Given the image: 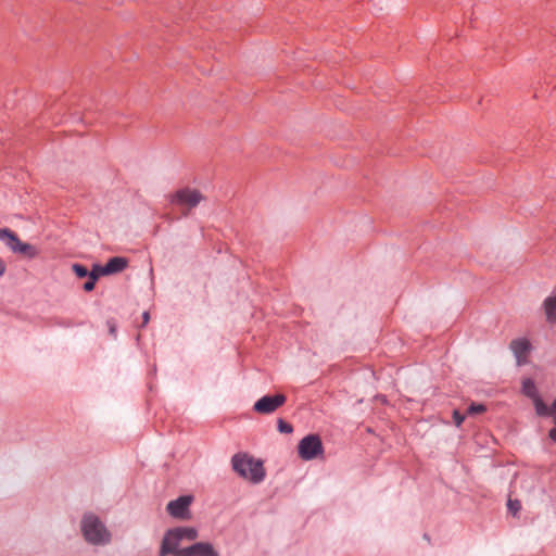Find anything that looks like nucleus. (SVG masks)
I'll list each match as a JSON object with an SVG mask.
<instances>
[{"mask_svg": "<svg viewBox=\"0 0 556 556\" xmlns=\"http://www.w3.org/2000/svg\"><path fill=\"white\" fill-rule=\"evenodd\" d=\"M508 510L511 511L514 515L519 511L521 508L520 502L518 500H509L507 503Z\"/></svg>", "mask_w": 556, "mask_h": 556, "instance_id": "nucleus-20", "label": "nucleus"}, {"mask_svg": "<svg viewBox=\"0 0 556 556\" xmlns=\"http://www.w3.org/2000/svg\"><path fill=\"white\" fill-rule=\"evenodd\" d=\"M299 456L303 460H312L324 453L321 439L318 434H307L298 445Z\"/></svg>", "mask_w": 556, "mask_h": 556, "instance_id": "nucleus-5", "label": "nucleus"}, {"mask_svg": "<svg viewBox=\"0 0 556 556\" xmlns=\"http://www.w3.org/2000/svg\"><path fill=\"white\" fill-rule=\"evenodd\" d=\"M231 467L241 478L254 484L261 483L266 476L263 462L249 456L247 453H237L231 457Z\"/></svg>", "mask_w": 556, "mask_h": 556, "instance_id": "nucleus-1", "label": "nucleus"}, {"mask_svg": "<svg viewBox=\"0 0 556 556\" xmlns=\"http://www.w3.org/2000/svg\"><path fill=\"white\" fill-rule=\"evenodd\" d=\"M72 270L78 278H87L89 276V269L80 263H74Z\"/></svg>", "mask_w": 556, "mask_h": 556, "instance_id": "nucleus-15", "label": "nucleus"}, {"mask_svg": "<svg viewBox=\"0 0 556 556\" xmlns=\"http://www.w3.org/2000/svg\"><path fill=\"white\" fill-rule=\"evenodd\" d=\"M509 348L516 358L517 365L527 364V354L531 351V343L526 338H518L510 342Z\"/></svg>", "mask_w": 556, "mask_h": 556, "instance_id": "nucleus-10", "label": "nucleus"}, {"mask_svg": "<svg viewBox=\"0 0 556 556\" xmlns=\"http://www.w3.org/2000/svg\"><path fill=\"white\" fill-rule=\"evenodd\" d=\"M277 429L280 433H286V434H289V433H292L293 432V427L291 424L285 421L282 418H279L277 420Z\"/></svg>", "mask_w": 556, "mask_h": 556, "instance_id": "nucleus-16", "label": "nucleus"}, {"mask_svg": "<svg viewBox=\"0 0 556 556\" xmlns=\"http://www.w3.org/2000/svg\"><path fill=\"white\" fill-rule=\"evenodd\" d=\"M0 240L14 253H18L28 260H34L39 255V250L26 242H22L17 235L9 228H0Z\"/></svg>", "mask_w": 556, "mask_h": 556, "instance_id": "nucleus-4", "label": "nucleus"}, {"mask_svg": "<svg viewBox=\"0 0 556 556\" xmlns=\"http://www.w3.org/2000/svg\"><path fill=\"white\" fill-rule=\"evenodd\" d=\"M192 500L191 495H181L170 501L166 506V510L174 518L186 519L190 515L189 506Z\"/></svg>", "mask_w": 556, "mask_h": 556, "instance_id": "nucleus-7", "label": "nucleus"}, {"mask_svg": "<svg viewBox=\"0 0 556 556\" xmlns=\"http://www.w3.org/2000/svg\"><path fill=\"white\" fill-rule=\"evenodd\" d=\"M178 556H219V554L210 542H197L181 548Z\"/></svg>", "mask_w": 556, "mask_h": 556, "instance_id": "nucleus-8", "label": "nucleus"}, {"mask_svg": "<svg viewBox=\"0 0 556 556\" xmlns=\"http://www.w3.org/2000/svg\"><path fill=\"white\" fill-rule=\"evenodd\" d=\"M521 393L532 401L535 414L539 417H552L556 425V397L548 406L541 397L535 382L531 378H523L521 381Z\"/></svg>", "mask_w": 556, "mask_h": 556, "instance_id": "nucleus-3", "label": "nucleus"}, {"mask_svg": "<svg viewBox=\"0 0 556 556\" xmlns=\"http://www.w3.org/2000/svg\"><path fill=\"white\" fill-rule=\"evenodd\" d=\"M168 534L176 535L178 540L194 541L199 536V532L193 527H176L168 529Z\"/></svg>", "mask_w": 556, "mask_h": 556, "instance_id": "nucleus-13", "label": "nucleus"}, {"mask_svg": "<svg viewBox=\"0 0 556 556\" xmlns=\"http://www.w3.org/2000/svg\"><path fill=\"white\" fill-rule=\"evenodd\" d=\"M202 199L200 191L189 188L180 189L173 195V202L187 205L190 208L195 207Z\"/></svg>", "mask_w": 556, "mask_h": 556, "instance_id": "nucleus-9", "label": "nucleus"}, {"mask_svg": "<svg viewBox=\"0 0 556 556\" xmlns=\"http://www.w3.org/2000/svg\"><path fill=\"white\" fill-rule=\"evenodd\" d=\"M287 401V397L282 393L267 394L258 399L254 405V412L258 414L268 415L276 412Z\"/></svg>", "mask_w": 556, "mask_h": 556, "instance_id": "nucleus-6", "label": "nucleus"}, {"mask_svg": "<svg viewBox=\"0 0 556 556\" xmlns=\"http://www.w3.org/2000/svg\"><path fill=\"white\" fill-rule=\"evenodd\" d=\"M110 331H111L112 333H114V332H115V328H114V327H111V328H110Z\"/></svg>", "mask_w": 556, "mask_h": 556, "instance_id": "nucleus-24", "label": "nucleus"}, {"mask_svg": "<svg viewBox=\"0 0 556 556\" xmlns=\"http://www.w3.org/2000/svg\"><path fill=\"white\" fill-rule=\"evenodd\" d=\"M128 266V260L123 256H113L104 264L105 274L113 275L123 271Z\"/></svg>", "mask_w": 556, "mask_h": 556, "instance_id": "nucleus-12", "label": "nucleus"}, {"mask_svg": "<svg viewBox=\"0 0 556 556\" xmlns=\"http://www.w3.org/2000/svg\"><path fill=\"white\" fill-rule=\"evenodd\" d=\"M546 320L549 324L556 323V295L547 296L543 302Z\"/></svg>", "mask_w": 556, "mask_h": 556, "instance_id": "nucleus-14", "label": "nucleus"}, {"mask_svg": "<svg viewBox=\"0 0 556 556\" xmlns=\"http://www.w3.org/2000/svg\"><path fill=\"white\" fill-rule=\"evenodd\" d=\"M547 437L552 442L556 443V425L555 424H554V427L548 430Z\"/></svg>", "mask_w": 556, "mask_h": 556, "instance_id": "nucleus-22", "label": "nucleus"}, {"mask_svg": "<svg viewBox=\"0 0 556 556\" xmlns=\"http://www.w3.org/2000/svg\"><path fill=\"white\" fill-rule=\"evenodd\" d=\"M485 410H486L485 405L480 404V403H471L467 409L468 414H470V415L481 414V413H484Z\"/></svg>", "mask_w": 556, "mask_h": 556, "instance_id": "nucleus-17", "label": "nucleus"}, {"mask_svg": "<svg viewBox=\"0 0 556 556\" xmlns=\"http://www.w3.org/2000/svg\"><path fill=\"white\" fill-rule=\"evenodd\" d=\"M464 419L465 416L462 413H459L458 410L453 412V421L457 427H459L463 424Z\"/></svg>", "mask_w": 556, "mask_h": 556, "instance_id": "nucleus-21", "label": "nucleus"}, {"mask_svg": "<svg viewBox=\"0 0 556 556\" xmlns=\"http://www.w3.org/2000/svg\"><path fill=\"white\" fill-rule=\"evenodd\" d=\"M103 268H104V265L93 264L91 270H89V276L96 275L97 280L99 279L100 276H108V274H105Z\"/></svg>", "mask_w": 556, "mask_h": 556, "instance_id": "nucleus-18", "label": "nucleus"}, {"mask_svg": "<svg viewBox=\"0 0 556 556\" xmlns=\"http://www.w3.org/2000/svg\"><path fill=\"white\" fill-rule=\"evenodd\" d=\"M180 542L181 541L178 540L176 535L168 534L167 530L163 536L159 556H167L169 554L173 556H178V552L181 551V548H178Z\"/></svg>", "mask_w": 556, "mask_h": 556, "instance_id": "nucleus-11", "label": "nucleus"}, {"mask_svg": "<svg viewBox=\"0 0 556 556\" xmlns=\"http://www.w3.org/2000/svg\"><path fill=\"white\" fill-rule=\"evenodd\" d=\"M80 529L85 540L92 545H105L111 541V533L100 518L92 513L83 516Z\"/></svg>", "mask_w": 556, "mask_h": 556, "instance_id": "nucleus-2", "label": "nucleus"}, {"mask_svg": "<svg viewBox=\"0 0 556 556\" xmlns=\"http://www.w3.org/2000/svg\"><path fill=\"white\" fill-rule=\"evenodd\" d=\"M88 280L84 283L83 286V289L86 291V292H90L94 289L96 287V282H97V276L96 275H90L87 277Z\"/></svg>", "mask_w": 556, "mask_h": 556, "instance_id": "nucleus-19", "label": "nucleus"}, {"mask_svg": "<svg viewBox=\"0 0 556 556\" xmlns=\"http://www.w3.org/2000/svg\"><path fill=\"white\" fill-rule=\"evenodd\" d=\"M142 319H143L142 326H146L149 323V320H150L149 312H143L142 313Z\"/></svg>", "mask_w": 556, "mask_h": 556, "instance_id": "nucleus-23", "label": "nucleus"}]
</instances>
